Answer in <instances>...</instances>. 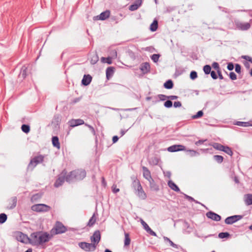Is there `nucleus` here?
<instances>
[{
	"label": "nucleus",
	"mask_w": 252,
	"mask_h": 252,
	"mask_svg": "<svg viewBox=\"0 0 252 252\" xmlns=\"http://www.w3.org/2000/svg\"><path fill=\"white\" fill-rule=\"evenodd\" d=\"M242 58L245 59L246 60L252 63V58L249 56H242Z\"/></svg>",
	"instance_id": "052dcab7"
},
{
	"label": "nucleus",
	"mask_w": 252,
	"mask_h": 252,
	"mask_svg": "<svg viewBox=\"0 0 252 252\" xmlns=\"http://www.w3.org/2000/svg\"><path fill=\"white\" fill-rule=\"evenodd\" d=\"M164 87L167 89H171L173 87V83L171 80L166 81L163 85Z\"/></svg>",
	"instance_id": "72a5a7b5"
},
{
	"label": "nucleus",
	"mask_w": 252,
	"mask_h": 252,
	"mask_svg": "<svg viewBox=\"0 0 252 252\" xmlns=\"http://www.w3.org/2000/svg\"><path fill=\"white\" fill-rule=\"evenodd\" d=\"M75 181L83 180L86 176V171L84 169H75L74 170Z\"/></svg>",
	"instance_id": "6e6552de"
},
{
	"label": "nucleus",
	"mask_w": 252,
	"mask_h": 252,
	"mask_svg": "<svg viewBox=\"0 0 252 252\" xmlns=\"http://www.w3.org/2000/svg\"><path fill=\"white\" fill-rule=\"evenodd\" d=\"M85 125L86 126H87L90 129V130L94 134V135L95 134V131L94 128L93 127V126H91L89 124H85Z\"/></svg>",
	"instance_id": "4d7b16f0"
},
{
	"label": "nucleus",
	"mask_w": 252,
	"mask_h": 252,
	"mask_svg": "<svg viewBox=\"0 0 252 252\" xmlns=\"http://www.w3.org/2000/svg\"><path fill=\"white\" fill-rule=\"evenodd\" d=\"M230 234L228 232H220L219 234V237L220 238H225L229 236Z\"/></svg>",
	"instance_id": "de8ad7c7"
},
{
	"label": "nucleus",
	"mask_w": 252,
	"mask_h": 252,
	"mask_svg": "<svg viewBox=\"0 0 252 252\" xmlns=\"http://www.w3.org/2000/svg\"><path fill=\"white\" fill-rule=\"evenodd\" d=\"M101 239L100 233L99 230H96L94 232L93 236L91 237V242L96 245L99 242Z\"/></svg>",
	"instance_id": "f8f14e48"
},
{
	"label": "nucleus",
	"mask_w": 252,
	"mask_h": 252,
	"mask_svg": "<svg viewBox=\"0 0 252 252\" xmlns=\"http://www.w3.org/2000/svg\"><path fill=\"white\" fill-rule=\"evenodd\" d=\"M159 57L160 55L155 54L151 56V58L154 63H157L158 61Z\"/></svg>",
	"instance_id": "49530a36"
},
{
	"label": "nucleus",
	"mask_w": 252,
	"mask_h": 252,
	"mask_svg": "<svg viewBox=\"0 0 252 252\" xmlns=\"http://www.w3.org/2000/svg\"><path fill=\"white\" fill-rule=\"evenodd\" d=\"M132 187L134 189L135 193L141 199H145L147 198V195L144 191L140 181L135 178L133 180L132 183Z\"/></svg>",
	"instance_id": "f03ea898"
},
{
	"label": "nucleus",
	"mask_w": 252,
	"mask_h": 252,
	"mask_svg": "<svg viewBox=\"0 0 252 252\" xmlns=\"http://www.w3.org/2000/svg\"><path fill=\"white\" fill-rule=\"evenodd\" d=\"M241 65L239 64L236 63L235 64V71L237 73H239L241 72Z\"/></svg>",
	"instance_id": "6e6d98bb"
},
{
	"label": "nucleus",
	"mask_w": 252,
	"mask_h": 252,
	"mask_svg": "<svg viewBox=\"0 0 252 252\" xmlns=\"http://www.w3.org/2000/svg\"><path fill=\"white\" fill-rule=\"evenodd\" d=\"M79 247L85 252H94L96 249L95 244L89 243L85 242H80L78 244Z\"/></svg>",
	"instance_id": "423d86ee"
},
{
	"label": "nucleus",
	"mask_w": 252,
	"mask_h": 252,
	"mask_svg": "<svg viewBox=\"0 0 252 252\" xmlns=\"http://www.w3.org/2000/svg\"><path fill=\"white\" fill-rule=\"evenodd\" d=\"M158 28V22L157 20H155L150 25V30L152 32H155Z\"/></svg>",
	"instance_id": "473e14b6"
},
{
	"label": "nucleus",
	"mask_w": 252,
	"mask_h": 252,
	"mask_svg": "<svg viewBox=\"0 0 252 252\" xmlns=\"http://www.w3.org/2000/svg\"><path fill=\"white\" fill-rule=\"evenodd\" d=\"M7 215L4 213H1L0 214V224H2L6 221L7 220Z\"/></svg>",
	"instance_id": "58836bf2"
},
{
	"label": "nucleus",
	"mask_w": 252,
	"mask_h": 252,
	"mask_svg": "<svg viewBox=\"0 0 252 252\" xmlns=\"http://www.w3.org/2000/svg\"><path fill=\"white\" fill-rule=\"evenodd\" d=\"M149 163L153 166L157 165L159 162V158L156 156L151 157L148 159Z\"/></svg>",
	"instance_id": "393cba45"
},
{
	"label": "nucleus",
	"mask_w": 252,
	"mask_h": 252,
	"mask_svg": "<svg viewBox=\"0 0 252 252\" xmlns=\"http://www.w3.org/2000/svg\"><path fill=\"white\" fill-rule=\"evenodd\" d=\"M74 170L69 172L68 174L66 173V175L65 176V181L69 183L75 181V178H74Z\"/></svg>",
	"instance_id": "412c9836"
},
{
	"label": "nucleus",
	"mask_w": 252,
	"mask_h": 252,
	"mask_svg": "<svg viewBox=\"0 0 252 252\" xmlns=\"http://www.w3.org/2000/svg\"><path fill=\"white\" fill-rule=\"evenodd\" d=\"M210 145L212 146L215 149L220 151H222L223 150L224 146L219 143H214L212 144H210Z\"/></svg>",
	"instance_id": "c756f323"
},
{
	"label": "nucleus",
	"mask_w": 252,
	"mask_h": 252,
	"mask_svg": "<svg viewBox=\"0 0 252 252\" xmlns=\"http://www.w3.org/2000/svg\"><path fill=\"white\" fill-rule=\"evenodd\" d=\"M140 221L141 224L143 226V228L149 234H150L152 236H157L156 233L151 229V228L149 226L147 223L144 220L141 219Z\"/></svg>",
	"instance_id": "4468645a"
},
{
	"label": "nucleus",
	"mask_w": 252,
	"mask_h": 252,
	"mask_svg": "<svg viewBox=\"0 0 252 252\" xmlns=\"http://www.w3.org/2000/svg\"><path fill=\"white\" fill-rule=\"evenodd\" d=\"M186 151L189 153V155L191 157H195L199 155V153L198 152L193 150H188Z\"/></svg>",
	"instance_id": "a18cd8bd"
},
{
	"label": "nucleus",
	"mask_w": 252,
	"mask_h": 252,
	"mask_svg": "<svg viewBox=\"0 0 252 252\" xmlns=\"http://www.w3.org/2000/svg\"><path fill=\"white\" fill-rule=\"evenodd\" d=\"M140 69L144 74L149 72L150 71V65L149 63L145 62L142 63L140 65Z\"/></svg>",
	"instance_id": "f3484780"
},
{
	"label": "nucleus",
	"mask_w": 252,
	"mask_h": 252,
	"mask_svg": "<svg viewBox=\"0 0 252 252\" xmlns=\"http://www.w3.org/2000/svg\"><path fill=\"white\" fill-rule=\"evenodd\" d=\"M51 238V236L47 232L37 231L30 235L29 242L32 246H39L48 242Z\"/></svg>",
	"instance_id": "f257e3e1"
},
{
	"label": "nucleus",
	"mask_w": 252,
	"mask_h": 252,
	"mask_svg": "<svg viewBox=\"0 0 252 252\" xmlns=\"http://www.w3.org/2000/svg\"><path fill=\"white\" fill-rule=\"evenodd\" d=\"M219 8L221 10L222 12H224L225 13H228L229 11L228 10V9L226 8H224V7H222L221 6H219Z\"/></svg>",
	"instance_id": "774afa93"
},
{
	"label": "nucleus",
	"mask_w": 252,
	"mask_h": 252,
	"mask_svg": "<svg viewBox=\"0 0 252 252\" xmlns=\"http://www.w3.org/2000/svg\"><path fill=\"white\" fill-rule=\"evenodd\" d=\"M157 96L159 98V100L161 101H164L167 98V95L162 94H158Z\"/></svg>",
	"instance_id": "603ef678"
},
{
	"label": "nucleus",
	"mask_w": 252,
	"mask_h": 252,
	"mask_svg": "<svg viewBox=\"0 0 252 252\" xmlns=\"http://www.w3.org/2000/svg\"><path fill=\"white\" fill-rule=\"evenodd\" d=\"M92 80V76L89 75H84L82 80V84L84 86H88L90 84Z\"/></svg>",
	"instance_id": "4be33fe9"
},
{
	"label": "nucleus",
	"mask_w": 252,
	"mask_h": 252,
	"mask_svg": "<svg viewBox=\"0 0 252 252\" xmlns=\"http://www.w3.org/2000/svg\"><path fill=\"white\" fill-rule=\"evenodd\" d=\"M212 67L215 69L217 71L220 70L219 64L217 62H214L212 64Z\"/></svg>",
	"instance_id": "864d4df0"
},
{
	"label": "nucleus",
	"mask_w": 252,
	"mask_h": 252,
	"mask_svg": "<svg viewBox=\"0 0 252 252\" xmlns=\"http://www.w3.org/2000/svg\"><path fill=\"white\" fill-rule=\"evenodd\" d=\"M168 242L170 244V246H172V247L177 249H182V248L180 246L175 244L171 240H170Z\"/></svg>",
	"instance_id": "3c124183"
},
{
	"label": "nucleus",
	"mask_w": 252,
	"mask_h": 252,
	"mask_svg": "<svg viewBox=\"0 0 252 252\" xmlns=\"http://www.w3.org/2000/svg\"><path fill=\"white\" fill-rule=\"evenodd\" d=\"M229 77L232 80H235L237 79V76L236 74L233 72H230Z\"/></svg>",
	"instance_id": "5fc2aeb1"
},
{
	"label": "nucleus",
	"mask_w": 252,
	"mask_h": 252,
	"mask_svg": "<svg viewBox=\"0 0 252 252\" xmlns=\"http://www.w3.org/2000/svg\"><path fill=\"white\" fill-rule=\"evenodd\" d=\"M203 115V112L202 110L199 111L197 112L196 114L192 116L193 119H196L201 118Z\"/></svg>",
	"instance_id": "37998d69"
},
{
	"label": "nucleus",
	"mask_w": 252,
	"mask_h": 252,
	"mask_svg": "<svg viewBox=\"0 0 252 252\" xmlns=\"http://www.w3.org/2000/svg\"><path fill=\"white\" fill-rule=\"evenodd\" d=\"M142 0H137L136 3L132 4L129 7V9L130 11H134L137 10L141 5Z\"/></svg>",
	"instance_id": "5701e85b"
},
{
	"label": "nucleus",
	"mask_w": 252,
	"mask_h": 252,
	"mask_svg": "<svg viewBox=\"0 0 252 252\" xmlns=\"http://www.w3.org/2000/svg\"><path fill=\"white\" fill-rule=\"evenodd\" d=\"M11 205L9 207H8V209H13L16 206L17 202V197L16 196L13 197L11 198Z\"/></svg>",
	"instance_id": "c9c22d12"
},
{
	"label": "nucleus",
	"mask_w": 252,
	"mask_h": 252,
	"mask_svg": "<svg viewBox=\"0 0 252 252\" xmlns=\"http://www.w3.org/2000/svg\"><path fill=\"white\" fill-rule=\"evenodd\" d=\"M235 25L236 27L241 31H247L251 26L250 23H242L240 21H235Z\"/></svg>",
	"instance_id": "1a4fd4ad"
},
{
	"label": "nucleus",
	"mask_w": 252,
	"mask_h": 252,
	"mask_svg": "<svg viewBox=\"0 0 252 252\" xmlns=\"http://www.w3.org/2000/svg\"><path fill=\"white\" fill-rule=\"evenodd\" d=\"M236 125L243 126V127H248L250 126H252V124L250 122H240L238 121L235 124Z\"/></svg>",
	"instance_id": "2f4dec72"
},
{
	"label": "nucleus",
	"mask_w": 252,
	"mask_h": 252,
	"mask_svg": "<svg viewBox=\"0 0 252 252\" xmlns=\"http://www.w3.org/2000/svg\"><path fill=\"white\" fill-rule=\"evenodd\" d=\"M217 73L218 74V77L220 80H222L223 79V77L221 74L220 70H218Z\"/></svg>",
	"instance_id": "338daca9"
},
{
	"label": "nucleus",
	"mask_w": 252,
	"mask_h": 252,
	"mask_svg": "<svg viewBox=\"0 0 252 252\" xmlns=\"http://www.w3.org/2000/svg\"><path fill=\"white\" fill-rule=\"evenodd\" d=\"M45 157L44 155L38 154L31 158L28 165L27 170L28 171H32L37 164L42 163L43 162Z\"/></svg>",
	"instance_id": "7ed1b4c3"
},
{
	"label": "nucleus",
	"mask_w": 252,
	"mask_h": 252,
	"mask_svg": "<svg viewBox=\"0 0 252 252\" xmlns=\"http://www.w3.org/2000/svg\"><path fill=\"white\" fill-rule=\"evenodd\" d=\"M98 61V57L97 55H94L92 56L90 63L92 64H95Z\"/></svg>",
	"instance_id": "a19ab883"
},
{
	"label": "nucleus",
	"mask_w": 252,
	"mask_h": 252,
	"mask_svg": "<svg viewBox=\"0 0 252 252\" xmlns=\"http://www.w3.org/2000/svg\"><path fill=\"white\" fill-rule=\"evenodd\" d=\"M110 16V11L106 10L101 12L99 16L96 17V19L100 20H105L109 18Z\"/></svg>",
	"instance_id": "dca6fc26"
},
{
	"label": "nucleus",
	"mask_w": 252,
	"mask_h": 252,
	"mask_svg": "<svg viewBox=\"0 0 252 252\" xmlns=\"http://www.w3.org/2000/svg\"><path fill=\"white\" fill-rule=\"evenodd\" d=\"M148 181L149 182L150 189L152 190L155 191H158L159 190V189L158 185L156 183L155 181L154 180L153 178L148 180Z\"/></svg>",
	"instance_id": "6ab92c4d"
},
{
	"label": "nucleus",
	"mask_w": 252,
	"mask_h": 252,
	"mask_svg": "<svg viewBox=\"0 0 252 252\" xmlns=\"http://www.w3.org/2000/svg\"><path fill=\"white\" fill-rule=\"evenodd\" d=\"M52 144L54 147L59 149L60 148V144L58 136H53L52 139Z\"/></svg>",
	"instance_id": "cd10ccee"
},
{
	"label": "nucleus",
	"mask_w": 252,
	"mask_h": 252,
	"mask_svg": "<svg viewBox=\"0 0 252 252\" xmlns=\"http://www.w3.org/2000/svg\"><path fill=\"white\" fill-rule=\"evenodd\" d=\"M197 77V73L195 71H192L190 73V78L192 80H194Z\"/></svg>",
	"instance_id": "09e8293b"
},
{
	"label": "nucleus",
	"mask_w": 252,
	"mask_h": 252,
	"mask_svg": "<svg viewBox=\"0 0 252 252\" xmlns=\"http://www.w3.org/2000/svg\"><path fill=\"white\" fill-rule=\"evenodd\" d=\"M143 177L148 181L152 178L150 171L145 166H142Z\"/></svg>",
	"instance_id": "a211bd4d"
},
{
	"label": "nucleus",
	"mask_w": 252,
	"mask_h": 252,
	"mask_svg": "<svg viewBox=\"0 0 252 252\" xmlns=\"http://www.w3.org/2000/svg\"><path fill=\"white\" fill-rule=\"evenodd\" d=\"M67 230V228L62 222L57 221L53 227L50 230L51 236L64 233Z\"/></svg>",
	"instance_id": "20e7f679"
},
{
	"label": "nucleus",
	"mask_w": 252,
	"mask_h": 252,
	"mask_svg": "<svg viewBox=\"0 0 252 252\" xmlns=\"http://www.w3.org/2000/svg\"><path fill=\"white\" fill-rule=\"evenodd\" d=\"M110 19L111 21H115L116 24H117L119 22L118 19L116 16H111L110 17Z\"/></svg>",
	"instance_id": "e2e57ef3"
},
{
	"label": "nucleus",
	"mask_w": 252,
	"mask_h": 252,
	"mask_svg": "<svg viewBox=\"0 0 252 252\" xmlns=\"http://www.w3.org/2000/svg\"><path fill=\"white\" fill-rule=\"evenodd\" d=\"M227 68L230 71L232 70L234 68L233 63H229L227 64Z\"/></svg>",
	"instance_id": "13d9d810"
},
{
	"label": "nucleus",
	"mask_w": 252,
	"mask_h": 252,
	"mask_svg": "<svg viewBox=\"0 0 252 252\" xmlns=\"http://www.w3.org/2000/svg\"><path fill=\"white\" fill-rule=\"evenodd\" d=\"M68 124L69 126L71 127H74L84 124V121L81 119H72L68 122Z\"/></svg>",
	"instance_id": "9b49d317"
},
{
	"label": "nucleus",
	"mask_w": 252,
	"mask_h": 252,
	"mask_svg": "<svg viewBox=\"0 0 252 252\" xmlns=\"http://www.w3.org/2000/svg\"><path fill=\"white\" fill-rule=\"evenodd\" d=\"M172 102L170 100L166 101L164 103V106L166 108H170L172 106Z\"/></svg>",
	"instance_id": "8fccbe9b"
},
{
	"label": "nucleus",
	"mask_w": 252,
	"mask_h": 252,
	"mask_svg": "<svg viewBox=\"0 0 252 252\" xmlns=\"http://www.w3.org/2000/svg\"><path fill=\"white\" fill-rule=\"evenodd\" d=\"M130 241L131 240L129 234L128 233L125 232L124 247L129 246L130 243Z\"/></svg>",
	"instance_id": "c85d7f7f"
},
{
	"label": "nucleus",
	"mask_w": 252,
	"mask_h": 252,
	"mask_svg": "<svg viewBox=\"0 0 252 252\" xmlns=\"http://www.w3.org/2000/svg\"><path fill=\"white\" fill-rule=\"evenodd\" d=\"M207 139L204 140H199L198 141L195 142V144L196 146H198L199 145L202 144L204 143V142L206 141Z\"/></svg>",
	"instance_id": "680f3d73"
},
{
	"label": "nucleus",
	"mask_w": 252,
	"mask_h": 252,
	"mask_svg": "<svg viewBox=\"0 0 252 252\" xmlns=\"http://www.w3.org/2000/svg\"><path fill=\"white\" fill-rule=\"evenodd\" d=\"M29 237L27 235H25L22 233H20V235L18 238V240L22 243H25L26 240L29 241Z\"/></svg>",
	"instance_id": "7c9ffc66"
},
{
	"label": "nucleus",
	"mask_w": 252,
	"mask_h": 252,
	"mask_svg": "<svg viewBox=\"0 0 252 252\" xmlns=\"http://www.w3.org/2000/svg\"><path fill=\"white\" fill-rule=\"evenodd\" d=\"M31 209L36 212H47L51 210V207L45 204H38L32 205Z\"/></svg>",
	"instance_id": "39448f33"
},
{
	"label": "nucleus",
	"mask_w": 252,
	"mask_h": 252,
	"mask_svg": "<svg viewBox=\"0 0 252 252\" xmlns=\"http://www.w3.org/2000/svg\"><path fill=\"white\" fill-rule=\"evenodd\" d=\"M168 186L171 189L176 192H179L180 191L178 187L171 180L168 182Z\"/></svg>",
	"instance_id": "a878e982"
},
{
	"label": "nucleus",
	"mask_w": 252,
	"mask_h": 252,
	"mask_svg": "<svg viewBox=\"0 0 252 252\" xmlns=\"http://www.w3.org/2000/svg\"><path fill=\"white\" fill-rule=\"evenodd\" d=\"M203 71L206 74H209L211 71V67L209 65H205L203 67Z\"/></svg>",
	"instance_id": "79ce46f5"
},
{
	"label": "nucleus",
	"mask_w": 252,
	"mask_h": 252,
	"mask_svg": "<svg viewBox=\"0 0 252 252\" xmlns=\"http://www.w3.org/2000/svg\"><path fill=\"white\" fill-rule=\"evenodd\" d=\"M115 72V67L109 66L106 70V77L107 80H109L113 75Z\"/></svg>",
	"instance_id": "aec40b11"
},
{
	"label": "nucleus",
	"mask_w": 252,
	"mask_h": 252,
	"mask_svg": "<svg viewBox=\"0 0 252 252\" xmlns=\"http://www.w3.org/2000/svg\"><path fill=\"white\" fill-rule=\"evenodd\" d=\"M206 216L208 218L217 221H220L221 220L220 216L212 211L207 212Z\"/></svg>",
	"instance_id": "2eb2a0df"
},
{
	"label": "nucleus",
	"mask_w": 252,
	"mask_h": 252,
	"mask_svg": "<svg viewBox=\"0 0 252 252\" xmlns=\"http://www.w3.org/2000/svg\"><path fill=\"white\" fill-rule=\"evenodd\" d=\"M21 129L24 132L28 133L30 130V127L28 125L24 124L22 126Z\"/></svg>",
	"instance_id": "ea45409f"
},
{
	"label": "nucleus",
	"mask_w": 252,
	"mask_h": 252,
	"mask_svg": "<svg viewBox=\"0 0 252 252\" xmlns=\"http://www.w3.org/2000/svg\"><path fill=\"white\" fill-rule=\"evenodd\" d=\"M244 201L246 205L248 206L252 205V194L245 195Z\"/></svg>",
	"instance_id": "b1692460"
},
{
	"label": "nucleus",
	"mask_w": 252,
	"mask_h": 252,
	"mask_svg": "<svg viewBox=\"0 0 252 252\" xmlns=\"http://www.w3.org/2000/svg\"><path fill=\"white\" fill-rule=\"evenodd\" d=\"M212 150V148H207V149H201L200 150L202 151L203 153H207L210 151H211Z\"/></svg>",
	"instance_id": "69168bd1"
},
{
	"label": "nucleus",
	"mask_w": 252,
	"mask_h": 252,
	"mask_svg": "<svg viewBox=\"0 0 252 252\" xmlns=\"http://www.w3.org/2000/svg\"><path fill=\"white\" fill-rule=\"evenodd\" d=\"M95 215H97V213L96 212L94 213L93 215L92 216V217L90 219V220L88 222V224H87L88 226H89L90 227H92L95 224L96 220V218L95 217Z\"/></svg>",
	"instance_id": "bb28decb"
},
{
	"label": "nucleus",
	"mask_w": 252,
	"mask_h": 252,
	"mask_svg": "<svg viewBox=\"0 0 252 252\" xmlns=\"http://www.w3.org/2000/svg\"><path fill=\"white\" fill-rule=\"evenodd\" d=\"M243 218L242 215H234L228 217L225 219L224 222L227 224H232Z\"/></svg>",
	"instance_id": "9d476101"
},
{
	"label": "nucleus",
	"mask_w": 252,
	"mask_h": 252,
	"mask_svg": "<svg viewBox=\"0 0 252 252\" xmlns=\"http://www.w3.org/2000/svg\"><path fill=\"white\" fill-rule=\"evenodd\" d=\"M101 60V61L103 63H106L109 64H110L112 63V58H111V57H108L107 58L102 57Z\"/></svg>",
	"instance_id": "c03bdc74"
},
{
	"label": "nucleus",
	"mask_w": 252,
	"mask_h": 252,
	"mask_svg": "<svg viewBox=\"0 0 252 252\" xmlns=\"http://www.w3.org/2000/svg\"><path fill=\"white\" fill-rule=\"evenodd\" d=\"M182 106V103L180 101H175L174 103V107L175 108L180 107Z\"/></svg>",
	"instance_id": "0e129e2a"
},
{
	"label": "nucleus",
	"mask_w": 252,
	"mask_h": 252,
	"mask_svg": "<svg viewBox=\"0 0 252 252\" xmlns=\"http://www.w3.org/2000/svg\"><path fill=\"white\" fill-rule=\"evenodd\" d=\"M27 69H28V67L26 65H23L21 68V75H22V77L24 78H26L28 75Z\"/></svg>",
	"instance_id": "e433bc0d"
},
{
	"label": "nucleus",
	"mask_w": 252,
	"mask_h": 252,
	"mask_svg": "<svg viewBox=\"0 0 252 252\" xmlns=\"http://www.w3.org/2000/svg\"><path fill=\"white\" fill-rule=\"evenodd\" d=\"M167 150L170 152L185 151L186 147L182 145H174L169 147Z\"/></svg>",
	"instance_id": "ddd939ff"
},
{
	"label": "nucleus",
	"mask_w": 252,
	"mask_h": 252,
	"mask_svg": "<svg viewBox=\"0 0 252 252\" xmlns=\"http://www.w3.org/2000/svg\"><path fill=\"white\" fill-rule=\"evenodd\" d=\"M67 173V171L65 169H64L62 171L60 174L58 175V177L54 183V187L56 188H58L63 184L64 181L65 180V176Z\"/></svg>",
	"instance_id": "0eeeda50"
},
{
	"label": "nucleus",
	"mask_w": 252,
	"mask_h": 252,
	"mask_svg": "<svg viewBox=\"0 0 252 252\" xmlns=\"http://www.w3.org/2000/svg\"><path fill=\"white\" fill-rule=\"evenodd\" d=\"M210 73L211 74V76L213 79H217L218 78V76L215 71H211Z\"/></svg>",
	"instance_id": "bf43d9fd"
},
{
	"label": "nucleus",
	"mask_w": 252,
	"mask_h": 252,
	"mask_svg": "<svg viewBox=\"0 0 252 252\" xmlns=\"http://www.w3.org/2000/svg\"><path fill=\"white\" fill-rule=\"evenodd\" d=\"M222 152H224L225 153L227 154L230 156H232L233 155V152L231 149V148L227 146H224L223 148V150Z\"/></svg>",
	"instance_id": "f704fd0d"
},
{
	"label": "nucleus",
	"mask_w": 252,
	"mask_h": 252,
	"mask_svg": "<svg viewBox=\"0 0 252 252\" xmlns=\"http://www.w3.org/2000/svg\"><path fill=\"white\" fill-rule=\"evenodd\" d=\"M213 158L218 163H221L223 160V157L220 155H215Z\"/></svg>",
	"instance_id": "4c0bfd02"
}]
</instances>
